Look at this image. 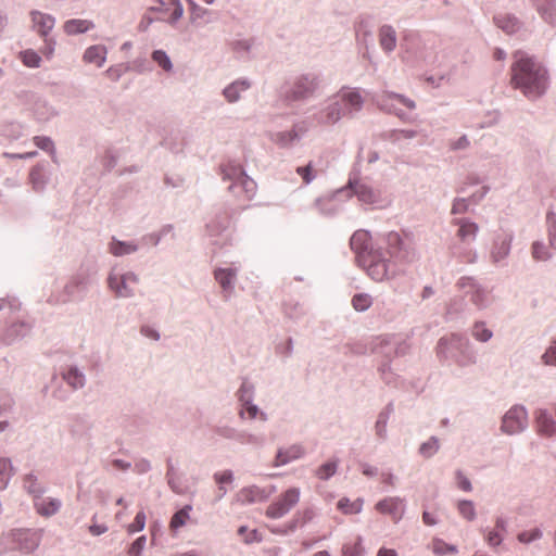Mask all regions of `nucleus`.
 I'll use <instances>...</instances> for the list:
<instances>
[{
  "label": "nucleus",
  "mask_w": 556,
  "mask_h": 556,
  "mask_svg": "<svg viewBox=\"0 0 556 556\" xmlns=\"http://www.w3.org/2000/svg\"><path fill=\"white\" fill-rule=\"evenodd\" d=\"M549 84L546 68L533 58L520 56L511 66V85L529 99L543 96Z\"/></svg>",
  "instance_id": "f257e3e1"
},
{
  "label": "nucleus",
  "mask_w": 556,
  "mask_h": 556,
  "mask_svg": "<svg viewBox=\"0 0 556 556\" xmlns=\"http://www.w3.org/2000/svg\"><path fill=\"white\" fill-rule=\"evenodd\" d=\"M300 495L301 492L299 488L288 489L267 507L266 516L274 519L283 517L299 503Z\"/></svg>",
  "instance_id": "f03ea898"
},
{
  "label": "nucleus",
  "mask_w": 556,
  "mask_h": 556,
  "mask_svg": "<svg viewBox=\"0 0 556 556\" xmlns=\"http://www.w3.org/2000/svg\"><path fill=\"white\" fill-rule=\"evenodd\" d=\"M527 422L526 409L522 406H514L503 417L502 430L508 434H514L523 430Z\"/></svg>",
  "instance_id": "7ed1b4c3"
},
{
  "label": "nucleus",
  "mask_w": 556,
  "mask_h": 556,
  "mask_svg": "<svg viewBox=\"0 0 556 556\" xmlns=\"http://www.w3.org/2000/svg\"><path fill=\"white\" fill-rule=\"evenodd\" d=\"M137 282L138 278L131 273L121 276L110 275L109 277L110 288L115 292L117 296L122 298L132 295Z\"/></svg>",
  "instance_id": "20e7f679"
},
{
  "label": "nucleus",
  "mask_w": 556,
  "mask_h": 556,
  "mask_svg": "<svg viewBox=\"0 0 556 556\" xmlns=\"http://www.w3.org/2000/svg\"><path fill=\"white\" fill-rule=\"evenodd\" d=\"M15 541H17L26 552L34 551L40 543L41 534L39 531H33L29 529H20L13 533Z\"/></svg>",
  "instance_id": "39448f33"
},
{
  "label": "nucleus",
  "mask_w": 556,
  "mask_h": 556,
  "mask_svg": "<svg viewBox=\"0 0 556 556\" xmlns=\"http://www.w3.org/2000/svg\"><path fill=\"white\" fill-rule=\"evenodd\" d=\"M376 509L381 514L390 515L394 520H399L403 516L404 504L399 497H388L378 502Z\"/></svg>",
  "instance_id": "423d86ee"
},
{
  "label": "nucleus",
  "mask_w": 556,
  "mask_h": 556,
  "mask_svg": "<svg viewBox=\"0 0 556 556\" xmlns=\"http://www.w3.org/2000/svg\"><path fill=\"white\" fill-rule=\"evenodd\" d=\"M535 428L539 434L552 437L556 433V421L545 409L535 412Z\"/></svg>",
  "instance_id": "0eeeda50"
},
{
  "label": "nucleus",
  "mask_w": 556,
  "mask_h": 556,
  "mask_svg": "<svg viewBox=\"0 0 556 556\" xmlns=\"http://www.w3.org/2000/svg\"><path fill=\"white\" fill-rule=\"evenodd\" d=\"M33 502L37 514L42 517H51L61 508V501L53 497L43 498L41 495H38Z\"/></svg>",
  "instance_id": "6e6552de"
},
{
  "label": "nucleus",
  "mask_w": 556,
  "mask_h": 556,
  "mask_svg": "<svg viewBox=\"0 0 556 556\" xmlns=\"http://www.w3.org/2000/svg\"><path fill=\"white\" fill-rule=\"evenodd\" d=\"M266 497L267 494L265 491L255 485L243 488L236 495V500L240 504L262 502L266 500Z\"/></svg>",
  "instance_id": "1a4fd4ad"
},
{
  "label": "nucleus",
  "mask_w": 556,
  "mask_h": 556,
  "mask_svg": "<svg viewBox=\"0 0 556 556\" xmlns=\"http://www.w3.org/2000/svg\"><path fill=\"white\" fill-rule=\"evenodd\" d=\"M31 21L34 24V28L38 31L40 36H46L48 33L54 27V17L49 14L34 11L31 12Z\"/></svg>",
  "instance_id": "9d476101"
},
{
  "label": "nucleus",
  "mask_w": 556,
  "mask_h": 556,
  "mask_svg": "<svg viewBox=\"0 0 556 556\" xmlns=\"http://www.w3.org/2000/svg\"><path fill=\"white\" fill-rule=\"evenodd\" d=\"M106 48L102 45H96L89 47L84 53V61L86 63L94 64L101 67L106 60Z\"/></svg>",
  "instance_id": "9b49d317"
},
{
  "label": "nucleus",
  "mask_w": 556,
  "mask_h": 556,
  "mask_svg": "<svg viewBox=\"0 0 556 556\" xmlns=\"http://www.w3.org/2000/svg\"><path fill=\"white\" fill-rule=\"evenodd\" d=\"M316 88V83L314 79H309L308 77H303L299 79L292 90V99L299 100L304 99L311 96Z\"/></svg>",
  "instance_id": "f8f14e48"
},
{
  "label": "nucleus",
  "mask_w": 556,
  "mask_h": 556,
  "mask_svg": "<svg viewBox=\"0 0 556 556\" xmlns=\"http://www.w3.org/2000/svg\"><path fill=\"white\" fill-rule=\"evenodd\" d=\"M93 27V22L81 18L68 20L63 25V29L67 35L83 34L92 29Z\"/></svg>",
  "instance_id": "ddd939ff"
},
{
  "label": "nucleus",
  "mask_w": 556,
  "mask_h": 556,
  "mask_svg": "<svg viewBox=\"0 0 556 556\" xmlns=\"http://www.w3.org/2000/svg\"><path fill=\"white\" fill-rule=\"evenodd\" d=\"M23 489L34 498L42 495L45 492L43 485L39 482L37 476L27 473L22 478Z\"/></svg>",
  "instance_id": "4468645a"
},
{
  "label": "nucleus",
  "mask_w": 556,
  "mask_h": 556,
  "mask_svg": "<svg viewBox=\"0 0 556 556\" xmlns=\"http://www.w3.org/2000/svg\"><path fill=\"white\" fill-rule=\"evenodd\" d=\"M535 8L548 23L556 21V0H534Z\"/></svg>",
  "instance_id": "2eb2a0df"
},
{
  "label": "nucleus",
  "mask_w": 556,
  "mask_h": 556,
  "mask_svg": "<svg viewBox=\"0 0 556 556\" xmlns=\"http://www.w3.org/2000/svg\"><path fill=\"white\" fill-rule=\"evenodd\" d=\"M388 253L391 257L404 258L405 254L402 252L403 240L397 232H389L386 238Z\"/></svg>",
  "instance_id": "dca6fc26"
},
{
  "label": "nucleus",
  "mask_w": 556,
  "mask_h": 556,
  "mask_svg": "<svg viewBox=\"0 0 556 556\" xmlns=\"http://www.w3.org/2000/svg\"><path fill=\"white\" fill-rule=\"evenodd\" d=\"M339 98L345 111L359 110L363 103L362 97L357 91L342 90Z\"/></svg>",
  "instance_id": "f3484780"
},
{
  "label": "nucleus",
  "mask_w": 556,
  "mask_h": 556,
  "mask_svg": "<svg viewBox=\"0 0 556 556\" xmlns=\"http://www.w3.org/2000/svg\"><path fill=\"white\" fill-rule=\"evenodd\" d=\"M379 41L383 50L393 51L396 46L395 30L391 26H382L379 31Z\"/></svg>",
  "instance_id": "a211bd4d"
},
{
  "label": "nucleus",
  "mask_w": 556,
  "mask_h": 556,
  "mask_svg": "<svg viewBox=\"0 0 556 556\" xmlns=\"http://www.w3.org/2000/svg\"><path fill=\"white\" fill-rule=\"evenodd\" d=\"M345 112L346 111L341 99L339 98V100H336L326 109L324 123L328 125L334 124L345 114Z\"/></svg>",
  "instance_id": "6ab92c4d"
},
{
  "label": "nucleus",
  "mask_w": 556,
  "mask_h": 556,
  "mask_svg": "<svg viewBox=\"0 0 556 556\" xmlns=\"http://www.w3.org/2000/svg\"><path fill=\"white\" fill-rule=\"evenodd\" d=\"M494 21L495 24L507 34H513L519 28L518 20L509 14H500Z\"/></svg>",
  "instance_id": "aec40b11"
},
{
  "label": "nucleus",
  "mask_w": 556,
  "mask_h": 556,
  "mask_svg": "<svg viewBox=\"0 0 556 556\" xmlns=\"http://www.w3.org/2000/svg\"><path fill=\"white\" fill-rule=\"evenodd\" d=\"M304 451L301 446L294 445L286 451H279L276 456V466L285 465L291 460L298 459L303 455Z\"/></svg>",
  "instance_id": "412c9836"
},
{
  "label": "nucleus",
  "mask_w": 556,
  "mask_h": 556,
  "mask_svg": "<svg viewBox=\"0 0 556 556\" xmlns=\"http://www.w3.org/2000/svg\"><path fill=\"white\" fill-rule=\"evenodd\" d=\"M363 504H364V502L362 498L351 501L348 497H343V498L339 500L337 507L343 514L352 515V514L361 513V510L363 508Z\"/></svg>",
  "instance_id": "4be33fe9"
},
{
  "label": "nucleus",
  "mask_w": 556,
  "mask_h": 556,
  "mask_svg": "<svg viewBox=\"0 0 556 556\" xmlns=\"http://www.w3.org/2000/svg\"><path fill=\"white\" fill-rule=\"evenodd\" d=\"M459 229L457 232V236L463 241H470L476 238V235L478 232V225L465 219H460L458 222Z\"/></svg>",
  "instance_id": "5701e85b"
},
{
  "label": "nucleus",
  "mask_w": 556,
  "mask_h": 556,
  "mask_svg": "<svg viewBox=\"0 0 556 556\" xmlns=\"http://www.w3.org/2000/svg\"><path fill=\"white\" fill-rule=\"evenodd\" d=\"M12 475L13 467L11 460L0 454V491L8 486Z\"/></svg>",
  "instance_id": "b1692460"
},
{
  "label": "nucleus",
  "mask_w": 556,
  "mask_h": 556,
  "mask_svg": "<svg viewBox=\"0 0 556 556\" xmlns=\"http://www.w3.org/2000/svg\"><path fill=\"white\" fill-rule=\"evenodd\" d=\"M368 275L376 281H381L388 276V265L384 260L372 262L367 268Z\"/></svg>",
  "instance_id": "393cba45"
},
{
  "label": "nucleus",
  "mask_w": 556,
  "mask_h": 556,
  "mask_svg": "<svg viewBox=\"0 0 556 556\" xmlns=\"http://www.w3.org/2000/svg\"><path fill=\"white\" fill-rule=\"evenodd\" d=\"M354 193L358 199L365 203H372L376 201V194L374 190L365 184L355 182L351 185Z\"/></svg>",
  "instance_id": "a878e982"
},
{
  "label": "nucleus",
  "mask_w": 556,
  "mask_h": 556,
  "mask_svg": "<svg viewBox=\"0 0 556 556\" xmlns=\"http://www.w3.org/2000/svg\"><path fill=\"white\" fill-rule=\"evenodd\" d=\"M192 510V507L190 505H186L184 508L178 510L173 517L169 522V528L172 530H177L178 528L185 526L187 521L190 519V511Z\"/></svg>",
  "instance_id": "bb28decb"
},
{
  "label": "nucleus",
  "mask_w": 556,
  "mask_h": 556,
  "mask_svg": "<svg viewBox=\"0 0 556 556\" xmlns=\"http://www.w3.org/2000/svg\"><path fill=\"white\" fill-rule=\"evenodd\" d=\"M439 348L447 349V350H453V349L463 350V349L468 348V341L463 339L459 336L452 334L450 338L441 339L439 342Z\"/></svg>",
  "instance_id": "cd10ccee"
},
{
  "label": "nucleus",
  "mask_w": 556,
  "mask_h": 556,
  "mask_svg": "<svg viewBox=\"0 0 556 556\" xmlns=\"http://www.w3.org/2000/svg\"><path fill=\"white\" fill-rule=\"evenodd\" d=\"M248 88L249 84L247 81H236L224 90V94L229 102H235L239 99V92Z\"/></svg>",
  "instance_id": "c85d7f7f"
},
{
  "label": "nucleus",
  "mask_w": 556,
  "mask_h": 556,
  "mask_svg": "<svg viewBox=\"0 0 556 556\" xmlns=\"http://www.w3.org/2000/svg\"><path fill=\"white\" fill-rule=\"evenodd\" d=\"M239 189H242L247 192V199H251L255 191V184L249 177L242 176L239 182H235L230 186V190H232L235 193H238Z\"/></svg>",
  "instance_id": "c756f323"
},
{
  "label": "nucleus",
  "mask_w": 556,
  "mask_h": 556,
  "mask_svg": "<svg viewBox=\"0 0 556 556\" xmlns=\"http://www.w3.org/2000/svg\"><path fill=\"white\" fill-rule=\"evenodd\" d=\"M235 275L236 274L232 269H217L215 271V279L224 290H228L232 288Z\"/></svg>",
  "instance_id": "7c9ffc66"
},
{
  "label": "nucleus",
  "mask_w": 556,
  "mask_h": 556,
  "mask_svg": "<svg viewBox=\"0 0 556 556\" xmlns=\"http://www.w3.org/2000/svg\"><path fill=\"white\" fill-rule=\"evenodd\" d=\"M137 250L136 245L122 242V241H113L110 244V251L115 256H122L125 254H130Z\"/></svg>",
  "instance_id": "2f4dec72"
},
{
  "label": "nucleus",
  "mask_w": 556,
  "mask_h": 556,
  "mask_svg": "<svg viewBox=\"0 0 556 556\" xmlns=\"http://www.w3.org/2000/svg\"><path fill=\"white\" fill-rule=\"evenodd\" d=\"M501 531H505V521L502 518L496 520V530L490 531L486 534V542L492 546H497L502 542Z\"/></svg>",
  "instance_id": "473e14b6"
},
{
  "label": "nucleus",
  "mask_w": 556,
  "mask_h": 556,
  "mask_svg": "<svg viewBox=\"0 0 556 556\" xmlns=\"http://www.w3.org/2000/svg\"><path fill=\"white\" fill-rule=\"evenodd\" d=\"M364 553V547L362 545V540L357 538L353 542H349L343 546L342 556H362Z\"/></svg>",
  "instance_id": "72a5a7b5"
},
{
  "label": "nucleus",
  "mask_w": 556,
  "mask_h": 556,
  "mask_svg": "<svg viewBox=\"0 0 556 556\" xmlns=\"http://www.w3.org/2000/svg\"><path fill=\"white\" fill-rule=\"evenodd\" d=\"M21 56V60L23 62L24 65L28 66V67H39L40 65V56L37 52H35L34 50H25L23 52H21L20 54Z\"/></svg>",
  "instance_id": "f704fd0d"
},
{
  "label": "nucleus",
  "mask_w": 556,
  "mask_h": 556,
  "mask_svg": "<svg viewBox=\"0 0 556 556\" xmlns=\"http://www.w3.org/2000/svg\"><path fill=\"white\" fill-rule=\"evenodd\" d=\"M367 242V232L365 231H356L350 241L351 248L356 252H362L366 249Z\"/></svg>",
  "instance_id": "c9c22d12"
},
{
  "label": "nucleus",
  "mask_w": 556,
  "mask_h": 556,
  "mask_svg": "<svg viewBox=\"0 0 556 556\" xmlns=\"http://www.w3.org/2000/svg\"><path fill=\"white\" fill-rule=\"evenodd\" d=\"M64 379L67 381L70 386L74 389L80 388L84 386V376L77 369L71 368L65 375Z\"/></svg>",
  "instance_id": "e433bc0d"
},
{
  "label": "nucleus",
  "mask_w": 556,
  "mask_h": 556,
  "mask_svg": "<svg viewBox=\"0 0 556 556\" xmlns=\"http://www.w3.org/2000/svg\"><path fill=\"white\" fill-rule=\"evenodd\" d=\"M432 551L437 555H445L456 553L457 548L438 539L432 541Z\"/></svg>",
  "instance_id": "4c0bfd02"
},
{
  "label": "nucleus",
  "mask_w": 556,
  "mask_h": 556,
  "mask_svg": "<svg viewBox=\"0 0 556 556\" xmlns=\"http://www.w3.org/2000/svg\"><path fill=\"white\" fill-rule=\"evenodd\" d=\"M337 471V463L336 462H328L324 465H321L316 470V476L321 480H327L330 477H332Z\"/></svg>",
  "instance_id": "58836bf2"
},
{
  "label": "nucleus",
  "mask_w": 556,
  "mask_h": 556,
  "mask_svg": "<svg viewBox=\"0 0 556 556\" xmlns=\"http://www.w3.org/2000/svg\"><path fill=\"white\" fill-rule=\"evenodd\" d=\"M472 336L481 341L486 342L492 337V331L489 330L483 323H477L472 329Z\"/></svg>",
  "instance_id": "ea45409f"
},
{
  "label": "nucleus",
  "mask_w": 556,
  "mask_h": 556,
  "mask_svg": "<svg viewBox=\"0 0 556 556\" xmlns=\"http://www.w3.org/2000/svg\"><path fill=\"white\" fill-rule=\"evenodd\" d=\"M353 307L356 311H365L371 305V298L368 294H356L352 299Z\"/></svg>",
  "instance_id": "a19ab883"
},
{
  "label": "nucleus",
  "mask_w": 556,
  "mask_h": 556,
  "mask_svg": "<svg viewBox=\"0 0 556 556\" xmlns=\"http://www.w3.org/2000/svg\"><path fill=\"white\" fill-rule=\"evenodd\" d=\"M439 450V442L437 439L431 438L427 442L422 443L419 452L425 457H430Z\"/></svg>",
  "instance_id": "79ce46f5"
},
{
  "label": "nucleus",
  "mask_w": 556,
  "mask_h": 556,
  "mask_svg": "<svg viewBox=\"0 0 556 556\" xmlns=\"http://www.w3.org/2000/svg\"><path fill=\"white\" fill-rule=\"evenodd\" d=\"M152 59L154 62H156L163 70L170 71L172 70V62L167 54L162 50H156L152 54Z\"/></svg>",
  "instance_id": "37998d69"
},
{
  "label": "nucleus",
  "mask_w": 556,
  "mask_h": 556,
  "mask_svg": "<svg viewBox=\"0 0 556 556\" xmlns=\"http://www.w3.org/2000/svg\"><path fill=\"white\" fill-rule=\"evenodd\" d=\"M458 510H459V514L468 520H472L476 516L475 506H473L472 502H470V501L459 502Z\"/></svg>",
  "instance_id": "c03bdc74"
},
{
  "label": "nucleus",
  "mask_w": 556,
  "mask_h": 556,
  "mask_svg": "<svg viewBox=\"0 0 556 556\" xmlns=\"http://www.w3.org/2000/svg\"><path fill=\"white\" fill-rule=\"evenodd\" d=\"M214 480L217 484H219V490L222 492L220 496H224L226 494V490L222 485L232 481V472L230 470L217 472L214 475Z\"/></svg>",
  "instance_id": "a18cd8bd"
},
{
  "label": "nucleus",
  "mask_w": 556,
  "mask_h": 556,
  "mask_svg": "<svg viewBox=\"0 0 556 556\" xmlns=\"http://www.w3.org/2000/svg\"><path fill=\"white\" fill-rule=\"evenodd\" d=\"M146 514L143 511H139L136 515L135 520L127 527V531L129 533H135L143 530L146 526Z\"/></svg>",
  "instance_id": "49530a36"
},
{
  "label": "nucleus",
  "mask_w": 556,
  "mask_h": 556,
  "mask_svg": "<svg viewBox=\"0 0 556 556\" xmlns=\"http://www.w3.org/2000/svg\"><path fill=\"white\" fill-rule=\"evenodd\" d=\"M34 142L39 149L45 150L50 154H54V146L49 137L36 136L34 137Z\"/></svg>",
  "instance_id": "de8ad7c7"
},
{
  "label": "nucleus",
  "mask_w": 556,
  "mask_h": 556,
  "mask_svg": "<svg viewBox=\"0 0 556 556\" xmlns=\"http://www.w3.org/2000/svg\"><path fill=\"white\" fill-rule=\"evenodd\" d=\"M532 256L536 261H546L549 257V254L543 244L534 242L532 245Z\"/></svg>",
  "instance_id": "09e8293b"
},
{
  "label": "nucleus",
  "mask_w": 556,
  "mask_h": 556,
  "mask_svg": "<svg viewBox=\"0 0 556 556\" xmlns=\"http://www.w3.org/2000/svg\"><path fill=\"white\" fill-rule=\"evenodd\" d=\"M146 541L147 539L144 535H141L138 539H136L131 546L129 547V556H140L142 549L144 548Z\"/></svg>",
  "instance_id": "8fccbe9b"
},
{
  "label": "nucleus",
  "mask_w": 556,
  "mask_h": 556,
  "mask_svg": "<svg viewBox=\"0 0 556 556\" xmlns=\"http://www.w3.org/2000/svg\"><path fill=\"white\" fill-rule=\"evenodd\" d=\"M542 535L539 529H532L530 531H523L518 534V541L521 543H529L531 541L540 539Z\"/></svg>",
  "instance_id": "3c124183"
},
{
  "label": "nucleus",
  "mask_w": 556,
  "mask_h": 556,
  "mask_svg": "<svg viewBox=\"0 0 556 556\" xmlns=\"http://www.w3.org/2000/svg\"><path fill=\"white\" fill-rule=\"evenodd\" d=\"M296 173L301 176L305 184H309L315 178L312 163L307 164L306 166L298 167Z\"/></svg>",
  "instance_id": "603ef678"
},
{
  "label": "nucleus",
  "mask_w": 556,
  "mask_h": 556,
  "mask_svg": "<svg viewBox=\"0 0 556 556\" xmlns=\"http://www.w3.org/2000/svg\"><path fill=\"white\" fill-rule=\"evenodd\" d=\"M542 358L546 365L556 366V340L553 342V344L549 346V349L544 353Z\"/></svg>",
  "instance_id": "864d4df0"
},
{
  "label": "nucleus",
  "mask_w": 556,
  "mask_h": 556,
  "mask_svg": "<svg viewBox=\"0 0 556 556\" xmlns=\"http://www.w3.org/2000/svg\"><path fill=\"white\" fill-rule=\"evenodd\" d=\"M314 515L315 514L312 508H305L296 514L294 522L304 525L305 522L311 521L314 518Z\"/></svg>",
  "instance_id": "5fc2aeb1"
},
{
  "label": "nucleus",
  "mask_w": 556,
  "mask_h": 556,
  "mask_svg": "<svg viewBox=\"0 0 556 556\" xmlns=\"http://www.w3.org/2000/svg\"><path fill=\"white\" fill-rule=\"evenodd\" d=\"M296 138H298V134L292 130V131H288V132L278 134L277 141L279 143H281L282 146H286L288 143H291Z\"/></svg>",
  "instance_id": "6e6d98bb"
},
{
  "label": "nucleus",
  "mask_w": 556,
  "mask_h": 556,
  "mask_svg": "<svg viewBox=\"0 0 556 556\" xmlns=\"http://www.w3.org/2000/svg\"><path fill=\"white\" fill-rule=\"evenodd\" d=\"M456 480H457V485L459 489H462L463 491H466V492L471 491L470 481L460 471H457Z\"/></svg>",
  "instance_id": "4d7b16f0"
},
{
  "label": "nucleus",
  "mask_w": 556,
  "mask_h": 556,
  "mask_svg": "<svg viewBox=\"0 0 556 556\" xmlns=\"http://www.w3.org/2000/svg\"><path fill=\"white\" fill-rule=\"evenodd\" d=\"M54 41H46L45 48L42 49V53L47 59H51L54 52Z\"/></svg>",
  "instance_id": "13d9d810"
},
{
  "label": "nucleus",
  "mask_w": 556,
  "mask_h": 556,
  "mask_svg": "<svg viewBox=\"0 0 556 556\" xmlns=\"http://www.w3.org/2000/svg\"><path fill=\"white\" fill-rule=\"evenodd\" d=\"M89 531L92 535H100L108 531V528L103 525H92L89 527Z\"/></svg>",
  "instance_id": "bf43d9fd"
},
{
  "label": "nucleus",
  "mask_w": 556,
  "mask_h": 556,
  "mask_svg": "<svg viewBox=\"0 0 556 556\" xmlns=\"http://www.w3.org/2000/svg\"><path fill=\"white\" fill-rule=\"evenodd\" d=\"M465 210H466L465 201L464 200H459V201H456L453 204L452 213L459 214V213L465 212Z\"/></svg>",
  "instance_id": "052dcab7"
},
{
  "label": "nucleus",
  "mask_w": 556,
  "mask_h": 556,
  "mask_svg": "<svg viewBox=\"0 0 556 556\" xmlns=\"http://www.w3.org/2000/svg\"><path fill=\"white\" fill-rule=\"evenodd\" d=\"M469 146V141L466 136L460 137L455 143L452 144L453 149H464Z\"/></svg>",
  "instance_id": "680f3d73"
},
{
  "label": "nucleus",
  "mask_w": 556,
  "mask_h": 556,
  "mask_svg": "<svg viewBox=\"0 0 556 556\" xmlns=\"http://www.w3.org/2000/svg\"><path fill=\"white\" fill-rule=\"evenodd\" d=\"M105 74H106V75H108V77H109V78H111V79H117V78L121 76L122 71H121V68H118V67H110V68L105 72Z\"/></svg>",
  "instance_id": "e2e57ef3"
},
{
  "label": "nucleus",
  "mask_w": 556,
  "mask_h": 556,
  "mask_svg": "<svg viewBox=\"0 0 556 556\" xmlns=\"http://www.w3.org/2000/svg\"><path fill=\"white\" fill-rule=\"evenodd\" d=\"M377 556H397V553L393 548L381 547L378 551Z\"/></svg>",
  "instance_id": "0e129e2a"
},
{
  "label": "nucleus",
  "mask_w": 556,
  "mask_h": 556,
  "mask_svg": "<svg viewBox=\"0 0 556 556\" xmlns=\"http://www.w3.org/2000/svg\"><path fill=\"white\" fill-rule=\"evenodd\" d=\"M422 520L427 525V526H433L437 523V520L434 519V517L432 516V514L428 513V511H424L422 514Z\"/></svg>",
  "instance_id": "69168bd1"
},
{
  "label": "nucleus",
  "mask_w": 556,
  "mask_h": 556,
  "mask_svg": "<svg viewBox=\"0 0 556 556\" xmlns=\"http://www.w3.org/2000/svg\"><path fill=\"white\" fill-rule=\"evenodd\" d=\"M549 243L556 249V223L549 227Z\"/></svg>",
  "instance_id": "338daca9"
},
{
  "label": "nucleus",
  "mask_w": 556,
  "mask_h": 556,
  "mask_svg": "<svg viewBox=\"0 0 556 556\" xmlns=\"http://www.w3.org/2000/svg\"><path fill=\"white\" fill-rule=\"evenodd\" d=\"M141 332H142L144 336H147V337H149V338H152V339H154V340H157V339H159V333H157L156 331H154V330L150 329L149 327H143V328L141 329Z\"/></svg>",
  "instance_id": "774afa93"
}]
</instances>
